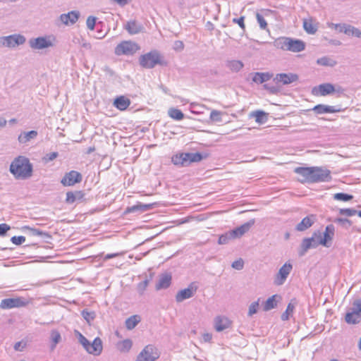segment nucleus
Wrapping results in <instances>:
<instances>
[{"instance_id": "1", "label": "nucleus", "mask_w": 361, "mask_h": 361, "mask_svg": "<svg viewBox=\"0 0 361 361\" xmlns=\"http://www.w3.org/2000/svg\"><path fill=\"white\" fill-rule=\"evenodd\" d=\"M295 173L301 176V183L328 182L331 180V171L325 167H297Z\"/></svg>"}, {"instance_id": "2", "label": "nucleus", "mask_w": 361, "mask_h": 361, "mask_svg": "<svg viewBox=\"0 0 361 361\" xmlns=\"http://www.w3.org/2000/svg\"><path fill=\"white\" fill-rule=\"evenodd\" d=\"M32 164L24 156L16 157L10 165V171L17 179L25 180L32 175Z\"/></svg>"}, {"instance_id": "3", "label": "nucleus", "mask_w": 361, "mask_h": 361, "mask_svg": "<svg viewBox=\"0 0 361 361\" xmlns=\"http://www.w3.org/2000/svg\"><path fill=\"white\" fill-rule=\"evenodd\" d=\"M140 65L145 68H152L157 64H161V56L156 51H151L140 56L139 59Z\"/></svg>"}, {"instance_id": "4", "label": "nucleus", "mask_w": 361, "mask_h": 361, "mask_svg": "<svg viewBox=\"0 0 361 361\" xmlns=\"http://www.w3.org/2000/svg\"><path fill=\"white\" fill-rule=\"evenodd\" d=\"M26 38L20 34H13L0 37V47L15 48L25 44Z\"/></svg>"}, {"instance_id": "5", "label": "nucleus", "mask_w": 361, "mask_h": 361, "mask_svg": "<svg viewBox=\"0 0 361 361\" xmlns=\"http://www.w3.org/2000/svg\"><path fill=\"white\" fill-rule=\"evenodd\" d=\"M322 245V233L320 231H315L311 238H304L301 243L300 255H303L310 248H315L318 245Z\"/></svg>"}, {"instance_id": "6", "label": "nucleus", "mask_w": 361, "mask_h": 361, "mask_svg": "<svg viewBox=\"0 0 361 361\" xmlns=\"http://www.w3.org/2000/svg\"><path fill=\"white\" fill-rule=\"evenodd\" d=\"M139 49L137 44L131 41H123L116 47L114 52L117 56L133 55Z\"/></svg>"}, {"instance_id": "7", "label": "nucleus", "mask_w": 361, "mask_h": 361, "mask_svg": "<svg viewBox=\"0 0 361 361\" xmlns=\"http://www.w3.org/2000/svg\"><path fill=\"white\" fill-rule=\"evenodd\" d=\"M54 38L51 36L38 37L29 40V45L31 49L39 50L54 46Z\"/></svg>"}, {"instance_id": "8", "label": "nucleus", "mask_w": 361, "mask_h": 361, "mask_svg": "<svg viewBox=\"0 0 361 361\" xmlns=\"http://www.w3.org/2000/svg\"><path fill=\"white\" fill-rule=\"evenodd\" d=\"M159 357L157 349L148 345L145 346L137 357L136 361H155Z\"/></svg>"}, {"instance_id": "9", "label": "nucleus", "mask_w": 361, "mask_h": 361, "mask_svg": "<svg viewBox=\"0 0 361 361\" xmlns=\"http://www.w3.org/2000/svg\"><path fill=\"white\" fill-rule=\"evenodd\" d=\"M293 266L290 263H285L279 270L278 273L275 276L274 283L276 286L283 285L286 281L288 275L290 274Z\"/></svg>"}, {"instance_id": "10", "label": "nucleus", "mask_w": 361, "mask_h": 361, "mask_svg": "<svg viewBox=\"0 0 361 361\" xmlns=\"http://www.w3.org/2000/svg\"><path fill=\"white\" fill-rule=\"evenodd\" d=\"M28 302L23 298H6L1 300L0 307L1 309H11L25 306Z\"/></svg>"}, {"instance_id": "11", "label": "nucleus", "mask_w": 361, "mask_h": 361, "mask_svg": "<svg viewBox=\"0 0 361 361\" xmlns=\"http://www.w3.org/2000/svg\"><path fill=\"white\" fill-rule=\"evenodd\" d=\"M82 176L80 173L76 171H71L66 173L61 180L64 186H72L82 181Z\"/></svg>"}, {"instance_id": "12", "label": "nucleus", "mask_w": 361, "mask_h": 361, "mask_svg": "<svg viewBox=\"0 0 361 361\" xmlns=\"http://www.w3.org/2000/svg\"><path fill=\"white\" fill-rule=\"evenodd\" d=\"M181 166H186L193 162H199L203 159L201 153H180Z\"/></svg>"}, {"instance_id": "13", "label": "nucleus", "mask_w": 361, "mask_h": 361, "mask_svg": "<svg viewBox=\"0 0 361 361\" xmlns=\"http://www.w3.org/2000/svg\"><path fill=\"white\" fill-rule=\"evenodd\" d=\"M255 219H250L249 221L243 224L240 226L230 231L233 238L235 239L242 237L245 233L250 231L251 227L255 224Z\"/></svg>"}, {"instance_id": "14", "label": "nucleus", "mask_w": 361, "mask_h": 361, "mask_svg": "<svg viewBox=\"0 0 361 361\" xmlns=\"http://www.w3.org/2000/svg\"><path fill=\"white\" fill-rule=\"evenodd\" d=\"M331 25L335 27H340L341 32H344L348 35H352L358 38H361V31L358 28L346 24L331 23Z\"/></svg>"}, {"instance_id": "15", "label": "nucleus", "mask_w": 361, "mask_h": 361, "mask_svg": "<svg viewBox=\"0 0 361 361\" xmlns=\"http://www.w3.org/2000/svg\"><path fill=\"white\" fill-rule=\"evenodd\" d=\"M335 228L332 224L328 225L324 233H322V245L329 247L331 246V241L334 236Z\"/></svg>"}, {"instance_id": "16", "label": "nucleus", "mask_w": 361, "mask_h": 361, "mask_svg": "<svg viewBox=\"0 0 361 361\" xmlns=\"http://www.w3.org/2000/svg\"><path fill=\"white\" fill-rule=\"evenodd\" d=\"M298 76L295 73H279L274 78V81L283 85H289L298 80Z\"/></svg>"}, {"instance_id": "17", "label": "nucleus", "mask_w": 361, "mask_h": 361, "mask_svg": "<svg viewBox=\"0 0 361 361\" xmlns=\"http://www.w3.org/2000/svg\"><path fill=\"white\" fill-rule=\"evenodd\" d=\"M102 349V341L99 337H97L94 339L92 343H89L86 350L90 354L99 355L101 354Z\"/></svg>"}, {"instance_id": "18", "label": "nucleus", "mask_w": 361, "mask_h": 361, "mask_svg": "<svg viewBox=\"0 0 361 361\" xmlns=\"http://www.w3.org/2000/svg\"><path fill=\"white\" fill-rule=\"evenodd\" d=\"M231 325V320L224 316H218L214 319V328L216 331H222Z\"/></svg>"}, {"instance_id": "19", "label": "nucleus", "mask_w": 361, "mask_h": 361, "mask_svg": "<svg viewBox=\"0 0 361 361\" xmlns=\"http://www.w3.org/2000/svg\"><path fill=\"white\" fill-rule=\"evenodd\" d=\"M80 16V12L72 11L68 13H63L60 16V20L65 25L74 24L77 22Z\"/></svg>"}, {"instance_id": "20", "label": "nucleus", "mask_w": 361, "mask_h": 361, "mask_svg": "<svg viewBox=\"0 0 361 361\" xmlns=\"http://www.w3.org/2000/svg\"><path fill=\"white\" fill-rule=\"evenodd\" d=\"M196 288H193L192 285L188 288L180 290L176 295V300L178 302H181L186 299H189L194 295Z\"/></svg>"}, {"instance_id": "21", "label": "nucleus", "mask_w": 361, "mask_h": 361, "mask_svg": "<svg viewBox=\"0 0 361 361\" xmlns=\"http://www.w3.org/2000/svg\"><path fill=\"white\" fill-rule=\"evenodd\" d=\"M335 90L333 85L330 83H324L319 85L317 87H314L312 90L313 94H319L322 96H326L334 92Z\"/></svg>"}, {"instance_id": "22", "label": "nucleus", "mask_w": 361, "mask_h": 361, "mask_svg": "<svg viewBox=\"0 0 361 361\" xmlns=\"http://www.w3.org/2000/svg\"><path fill=\"white\" fill-rule=\"evenodd\" d=\"M305 49V43L302 40L290 37L288 51L292 52H300Z\"/></svg>"}, {"instance_id": "23", "label": "nucleus", "mask_w": 361, "mask_h": 361, "mask_svg": "<svg viewBox=\"0 0 361 361\" xmlns=\"http://www.w3.org/2000/svg\"><path fill=\"white\" fill-rule=\"evenodd\" d=\"M314 221L315 217L314 215L307 216L302 219V220L296 226L295 230L298 231H304L310 228Z\"/></svg>"}, {"instance_id": "24", "label": "nucleus", "mask_w": 361, "mask_h": 361, "mask_svg": "<svg viewBox=\"0 0 361 361\" xmlns=\"http://www.w3.org/2000/svg\"><path fill=\"white\" fill-rule=\"evenodd\" d=\"M23 230L25 232H27L29 235L32 236H39L43 239H48L51 238V235L49 234L48 233L35 228H31L28 226H23Z\"/></svg>"}, {"instance_id": "25", "label": "nucleus", "mask_w": 361, "mask_h": 361, "mask_svg": "<svg viewBox=\"0 0 361 361\" xmlns=\"http://www.w3.org/2000/svg\"><path fill=\"white\" fill-rule=\"evenodd\" d=\"M312 111L317 114H323L326 113H336L340 111L338 109H336L334 106H328L324 104H318L315 106Z\"/></svg>"}, {"instance_id": "26", "label": "nucleus", "mask_w": 361, "mask_h": 361, "mask_svg": "<svg viewBox=\"0 0 361 361\" xmlns=\"http://www.w3.org/2000/svg\"><path fill=\"white\" fill-rule=\"evenodd\" d=\"M124 27L130 35L138 34L143 30L142 25L137 23L135 20L128 22Z\"/></svg>"}, {"instance_id": "27", "label": "nucleus", "mask_w": 361, "mask_h": 361, "mask_svg": "<svg viewBox=\"0 0 361 361\" xmlns=\"http://www.w3.org/2000/svg\"><path fill=\"white\" fill-rule=\"evenodd\" d=\"M37 134L38 133L36 130L23 132L18 135V140L20 144H25L30 142L31 140L35 139L37 136Z\"/></svg>"}, {"instance_id": "28", "label": "nucleus", "mask_w": 361, "mask_h": 361, "mask_svg": "<svg viewBox=\"0 0 361 361\" xmlns=\"http://www.w3.org/2000/svg\"><path fill=\"white\" fill-rule=\"evenodd\" d=\"M130 104V100L124 96L118 97L114 102V105L121 111L127 109Z\"/></svg>"}, {"instance_id": "29", "label": "nucleus", "mask_w": 361, "mask_h": 361, "mask_svg": "<svg viewBox=\"0 0 361 361\" xmlns=\"http://www.w3.org/2000/svg\"><path fill=\"white\" fill-rule=\"evenodd\" d=\"M153 207V204H142L138 203L136 205H133L132 207H129L126 209L127 213H133V212H143L151 209Z\"/></svg>"}, {"instance_id": "30", "label": "nucleus", "mask_w": 361, "mask_h": 361, "mask_svg": "<svg viewBox=\"0 0 361 361\" xmlns=\"http://www.w3.org/2000/svg\"><path fill=\"white\" fill-rule=\"evenodd\" d=\"M226 66L233 73L239 72L244 66L243 61L240 60H228L226 61Z\"/></svg>"}, {"instance_id": "31", "label": "nucleus", "mask_w": 361, "mask_h": 361, "mask_svg": "<svg viewBox=\"0 0 361 361\" xmlns=\"http://www.w3.org/2000/svg\"><path fill=\"white\" fill-rule=\"evenodd\" d=\"M84 197V193L80 190H77L74 192H68L66 193V202L68 204H73L76 201L82 200Z\"/></svg>"}, {"instance_id": "32", "label": "nucleus", "mask_w": 361, "mask_h": 361, "mask_svg": "<svg viewBox=\"0 0 361 361\" xmlns=\"http://www.w3.org/2000/svg\"><path fill=\"white\" fill-rule=\"evenodd\" d=\"M345 321L349 324H357L361 321V314L348 310L345 314Z\"/></svg>"}, {"instance_id": "33", "label": "nucleus", "mask_w": 361, "mask_h": 361, "mask_svg": "<svg viewBox=\"0 0 361 361\" xmlns=\"http://www.w3.org/2000/svg\"><path fill=\"white\" fill-rule=\"evenodd\" d=\"M289 40L290 37H279L274 40L273 44L276 49L288 51Z\"/></svg>"}, {"instance_id": "34", "label": "nucleus", "mask_w": 361, "mask_h": 361, "mask_svg": "<svg viewBox=\"0 0 361 361\" xmlns=\"http://www.w3.org/2000/svg\"><path fill=\"white\" fill-rule=\"evenodd\" d=\"M271 77L272 75L269 74V73L257 72L254 73L252 81L257 84H262L270 80Z\"/></svg>"}, {"instance_id": "35", "label": "nucleus", "mask_w": 361, "mask_h": 361, "mask_svg": "<svg viewBox=\"0 0 361 361\" xmlns=\"http://www.w3.org/2000/svg\"><path fill=\"white\" fill-rule=\"evenodd\" d=\"M171 281V276L169 274H164L161 276L156 285V288L157 290L164 289L168 288Z\"/></svg>"}, {"instance_id": "36", "label": "nucleus", "mask_w": 361, "mask_h": 361, "mask_svg": "<svg viewBox=\"0 0 361 361\" xmlns=\"http://www.w3.org/2000/svg\"><path fill=\"white\" fill-rule=\"evenodd\" d=\"M132 345V341L127 338L118 342L116 344V348L121 353H128L131 349Z\"/></svg>"}, {"instance_id": "37", "label": "nucleus", "mask_w": 361, "mask_h": 361, "mask_svg": "<svg viewBox=\"0 0 361 361\" xmlns=\"http://www.w3.org/2000/svg\"><path fill=\"white\" fill-rule=\"evenodd\" d=\"M51 350H54L58 343L61 341V334L56 329H53L50 333Z\"/></svg>"}, {"instance_id": "38", "label": "nucleus", "mask_w": 361, "mask_h": 361, "mask_svg": "<svg viewBox=\"0 0 361 361\" xmlns=\"http://www.w3.org/2000/svg\"><path fill=\"white\" fill-rule=\"evenodd\" d=\"M250 117L255 118V121L258 123H264L267 120V114L263 111H255L250 114Z\"/></svg>"}, {"instance_id": "39", "label": "nucleus", "mask_w": 361, "mask_h": 361, "mask_svg": "<svg viewBox=\"0 0 361 361\" xmlns=\"http://www.w3.org/2000/svg\"><path fill=\"white\" fill-rule=\"evenodd\" d=\"M303 28L308 34H314L317 30V27L315 25L312 18L305 19L303 20Z\"/></svg>"}, {"instance_id": "40", "label": "nucleus", "mask_w": 361, "mask_h": 361, "mask_svg": "<svg viewBox=\"0 0 361 361\" xmlns=\"http://www.w3.org/2000/svg\"><path fill=\"white\" fill-rule=\"evenodd\" d=\"M296 302L295 300H291L287 305L286 311L281 315V319L286 321L289 319L290 316L293 314L295 307Z\"/></svg>"}, {"instance_id": "41", "label": "nucleus", "mask_w": 361, "mask_h": 361, "mask_svg": "<svg viewBox=\"0 0 361 361\" xmlns=\"http://www.w3.org/2000/svg\"><path fill=\"white\" fill-rule=\"evenodd\" d=\"M278 297L277 295H274L271 297L269 298L264 302L263 309L264 311H269L271 309H274L277 305V301L276 298Z\"/></svg>"}, {"instance_id": "42", "label": "nucleus", "mask_w": 361, "mask_h": 361, "mask_svg": "<svg viewBox=\"0 0 361 361\" xmlns=\"http://www.w3.org/2000/svg\"><path fill=\"white\" fill-rule=\"evenodd\" d=\"M140 322L137 315H133L128 318L126 321V326L128 329L131 330L134 329Z\"/></svg>"}, {"instance_id": "43", "label": "nucleus", "mask_w": 361, "mask_h": 361, "mask_svg": "<svg viewBox=\"0 0 361 361\" xmlns=\"http://www.w3.org/2000/svg\"><path fill=\"white\" fill-rule=\"evenodd\" d=\"M169 115L171 118L176 121H180L184 118V114L180 110L173 108L169 109Z\"/></svg>"}, {"instance_id": "44", "label": "nucleus", "mask_w": 361, "mask_h": 361, "mask_svg": "<svg viewBox=\"0 0 361 361\" xmlns=\"http://www.w3.org/2000/svg\"><path fill=\"white\" fill-rule=\"evenodd\" d=\"M81 314L82 316V317L84 318V319L89 324H90L91 322L94 319L95 317H96V314H95V312H90V311H87V310H82V312H81Z\"/></svg>"}, {"instance_id": "45", "label": "nucleus", "mask_w": 361, "mask_h": 361, "mask_svg": "<svg viewBox=\"0 0 361 361\" xmlns=\"http://www.w3.org/2000/svg\"><path fill=\"white\" fill-rule=\"evenodd\" d=\"M233 236L231 234V231H228L224 234H222L219 238L218 243L220 245L227 244L231 240H233Z\"/></svg>"}, {"instance_id": "46", "label": "nucleus", "mask_w": 361, "mask_h": 361, "mask_svg": "<svg viewBox=\"0 0 361 361\" xmlns=\"http://www.w3.org/2000/svg\"><path fill=\"white\" fill-rule=\"evenodd\" d=\"M348 310L361 314V298L354 300L352 307Z\"/></svg>"}, {"instance_id": "47", "label": "nucleus", "mask_w": 361, "mask_h": 361, "mask_svg": "<svg viewBox=\"0 0 361 361\" xmlns=\"http://www.w3.org/2000/svg\"><path fill=\"white\" fill-rule=\"evenodd\" d=\"M353 198V196L351 195H348L346 193L339 192L336 193L334 195V199L336 200L348 202L351 200Z\"/></svg>"}, {"instance_id": "48", "label": "nucleus", "mask_w": 361, "mask_h": 361, "mask_svg": "<svg viewBox=\"0 0 361 361\" xmlns=\"http://www.w3.org/2000/svg\"><path fill=\"white\" fill-rule=\"evenodd\" d=\"M259 300L260 299L259 298L257 301L253 302L250 305L247 313L248 316L251 317L257 312L259 307Z\"/></svg>"}, {"instance_id": "49", "label": "nucleus", "mask_w": 361, "mask_h": 361, "mask_svg": "<svg viewBox=\"0 0 361 361\" xmlns=\"http://www.w3.org/2000/svg\"><path fill=\"white\" fill-rule=\"evenodd\" d=\"M334 222L345 228H348L352 224L350 220L343 218H337L334 220Z\"/></svg>"}, {"instance_id": "50", "label": "nucleus", "mask_w": 361, "mask_h": 361, "mask_svg": "<svg viewBox=\"0 0 361 361\" xmlns=\"http://www.w3.org/2000/svg\"><path fill=\"white\" fill-rule=\"evenodd\" d=\"M221 115L222 113L217 110H212L210 113V119L214 122H221Z\"/></svg>"}, {"instance_id": "51", "label": "nucleus", "mask_w": 361, "mask_h": 361, "mask_svg": "<svg viewBox=\"0 0 361 361\" xmlns=\"http://www.w3.org/2000/svg\"><path fill=\"white\" fill-rule=\"evenodd\" d=\"M97 18L92 16H89L86 20L87 27L90 30H93L95 27Z\"/></svg>"}, {"instance_id": "52", "label": "nucleus", "mask_w": 361, "mask_h": 361, "mask_svg": "<svg viewBox=\"0 0 361 361\" xmlns=\"http://www.w3.org/2000/svg\"><path fill=\"white\" fill-rule=\"evenodd\" d=\"M357 211L354 209H341L339 214L346 216H352L357 214Z\"/></svg>"}, {"instance_id": "53", "label": "nucleus", "mask_w": 361, "mask_h": 361, "mask_svg": "<svg viewBox=\"0 0 361 361\" xmlns=\"http://www.w3.org/2000/svg\"><path fill=\"white\" fill-rule=\"evenodd\" d=\"M317 63L322 66H334L335 62L331 63L332 60L328 57L324 56L317 59Z\"/></svg>"}, {"instance_id": "54", "label": "nucleus", "mask_w": 361, "mask_h": 361, "mask_svg": "<svg viewBox=\"0 0 361 361\" xmlns=\"http://www.w3.org/2000/svg\"><path fill=\"white\" fill-rule=\"evenodd\" d=\"M147 286H148V281L147 280H145L143 281H141L140 283H139L137 284V292L140 295H142L144 293V292L145 291Z\"/></svg>"}, {"instance_id": "55", "label": "nucleus", "mask_w": 361, "mask_h": 361, "mask_svg": "<svg viewBox=\"0 0 361 361\" xmlns=\"http://www.w3.org/2000/svg\"><path fill=\"white\" fill-rule=\"evenodd\" d=\"M58 156H59V153L58 152H51V153L47 154L44 157L43 161L45 163H48L49 161H51L54 160L56 158L58 157Z\"/></svg>"}, {"instance_id": "56", "label": "nucleus", "mask_w": 361, "mask_h": 361, "mask_svg": "<svg viewBox=\"0 0 361 361\" xmlns=\"http://www.w3.org/2000/svg\"><path fill=\"white\" fill-rule=\"evenodd\" d=\"M231 267L236 270H241L243 269L244 262L242 259H239L238 260L234 261L232 263Z\"/></svg>"}, {"instance_id": "57", "label": "nucleus", "mask_w": 361, "mask_h": 361, "mask_svg": "<svg viewBox=\"0 0 361 361\" xmlns=\"http://www.w3.org/2000/svg\"><path fill=\"white\" fill-rule=\"evenodd\" d=\"M256 18H257V22H258L260 27L262 29H265L267 26V23L265 19L264 18V17L261 14L257 13L256 15Z\"/></svg>"}, {"instance_id": "58", "label": "nucleus", "mask_w": 361, "mask_h": 361, "mask_svg": "<svg viewBox=\"0 0 361 361\" xmlns=\"http://www.w3.org/2000/svg\"><path fill=\"white\" fill-rule=\"evenodd\" d=\"M11 240L13 244L19 245L25 241V238L24 236H13Z\"/></svg>"}, {"instance_id": "59", "label": "nucleus", "mask_w": 361, "mask_h": 361, "mask_svg": "<svg viewBox=\"0 0 361 361\" xmlns=\"http://www.w3.org/2000/svg\"><path fill=\"white\" fill-rule=\"evenodd\" d=\"M78 338H79L80 343L83 346V348L86 350V348H87V346L90 343V341L80 332H78Z\"/></svg>"}, {"instance_id": "60", "label": "nucleus", "mask_w": 361, "mask_h": 361, "mask_svg": "<svg viewBox=\"0 0 361 361\" xmlns=\"http://www.w3.org/2000/svg\"><path fill=\"white\" fill-rule=\"evenodd\" d=\"M171 161L174 165L181 166V156L180 154L173 155L171 158Z\"/></svg>"}, {"instance_id": "61", "label": "nucleus", "mask_w": 361, "mask_h": 361, "mask_svg": "<svg viewBox=\"0 0 361 361\" xmlns=\"http://www.w3.org/2000/svg\"><path fill=\"white\" fill-rule=\"evenodd\" d=\"M10 229V226L6 224H0V235H4Z\"/></svg>"}, {"instance_id": "62", "label": "nucleus", "mask_w": 361, "mask_h": 361, "mask_svg": "<svg viewBox=\"0 0 361 361\" xmlns=\"http://www.w3.org/2000/svg\"><path fill=\"white\" fill-rule=\"evenodd\" d=\"M173 48L175 50L181 51L184 48V44L182 41H176L174 42Z\"/></svg>"}, {"instance_id": "63", "label": "nucleus", "mask_w": 361, "mask_h": 361, "mask_svg": "<svg viewBox=\"0 0 361 361\" xmlns=\"http://www.w3.org/2000/svg\"><path fill=\"white\" fill-rule=\"evenodd\" d=\"M233 21L238 23L241 28H245L244 17H240V18H234Z\"/></svg>"}, {"instance_id": "64", "label": "nucleus", "mask_w": 361, "mask_h": 361, "mask_svg": "<svg viewBox=\"0 0 361 361\" xmlns=\"http://www.w3.org/2000/svg\"><path fill=\"white\" fill-rule=\"evenodd\" d=\"M203 339L205 342H209L212 340V334L209 333H205L202 336Z\"/></svg>"}]
</instances>
